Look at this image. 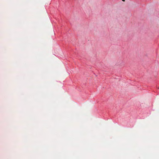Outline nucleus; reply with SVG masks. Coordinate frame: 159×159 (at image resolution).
I'll use <instances>...</instances> for the list:
<instances>
[{
    "mask_svg": "<svg viewBox=\"0 0 159 159\" xmlns=\"http://www.w3.org/2000/svg\"><path fill=\"white\" fill-rule=\"evenodd\" d=\"M122 1H125V0H122Z\"/></svg>",
    "mask_w": 159,
    "mask_h": 159,
    "instance_id": "f257e3e1",
    "label": "nucleus"
}]
</instances>
